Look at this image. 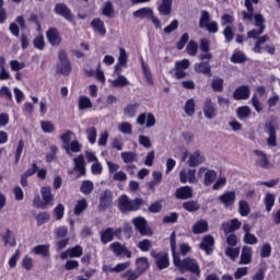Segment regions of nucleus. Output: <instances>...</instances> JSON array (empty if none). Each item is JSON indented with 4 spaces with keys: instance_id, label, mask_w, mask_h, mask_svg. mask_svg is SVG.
I'll return each instance as SVG.
<instances>
[{
    "instance_id": "nucleus-1",
    "label": "nucleus",
    "mask_w": 280,
    "mask_h": 280,
    "mask_svg": "<svg viewBox=\"0 0 280 280\" xmlns=\"http://www.w3.org/2000/svg\"><path fill=\"white\" fill-rule=\"evenodd\" d=\"M171 242V250L173 255V261L182 272H191L195 275L197 278H200L201 270H200V265L198 264V260L194 258H185L180 260V256L178 253H176V232H173L170 237Z\"/></svg>"
},
{
    "instance_id": "nucleus-2",
    "label": "nucleus",
    "mask_w": 280,
    "mask_h": 280,
    "mask_svg": "<svg viewBox=\"0 0 280 280\" xmlns=\"http://www.w3.org/2000/svg\"><path fill=\"white\" fill-rule=\"evenodd\" d=\"M143 205V199L136 198L133 200H130L128 196L122 195L118 199V209L121 211V213H126L128 211H138V209Z\"/></svg>"
},
{
    "instance_id": "nucleus-3",
    "label": "nucleus",
    "mask_w": 280,
    "mask_h": 280,
    "mask_svg": "<svg viewBox=\"0 0 280 280\" xmlns=\"http://www.w3.org/2000/svg\"><path fill=\"white\" fill-rule=\"evenodd\" d=\"M59 65L57 67V73H61V75H69L72 71L71 60H69V56H67L66 50L59 51Z\"/></svg>"
},
{
    "instance_id": "nucleus-4",
    "label": "nucleus",
    "mask_w": 280,
    "mask_h": 280,
    "mask_svg": "<svg viewBox=\"0 0 280 280\" xmlns=\"http://www.w3.org/2000/svg\"><path fill=\"white\" fill-rule=\"evenodd\" d=\"M253 19L255 20V27H258L257 30H252L247 33V38H257V36H260L266 30V19H264V15L261 13H256L253 15Z\"/></svg>"
},
{
    "instance_id": "nucleus-5",
    "label": "nucleus",
    "mask_w": 280,
    "mask_h": 280,
    "mask_svg": "<svg viewBox=\"0 0 280 280\" xmlns=\"http://www.w3.org/2000/svg\"><path fill=\"white\" fill-rule=\"evenodd\" d=\"M207 161V158L205 156V153L200 150H196L192 153L188 155L187 165L189 167H198L202 165Z\"/></svg>"
},
{
    "instance_id": "nucleus-6",
    "label": "nucleus",
    "mask_w": 280,
    "mask_h": 280,
    "mask_svg": "<svg viewBox=\"0 0 280 280\" xmlns=\"http://www.w3.org/2000/svg\"><path fill=\"white\" fill-rule=\"evenodd\" d=\"M113 207V191L104 190L100 195L98 211H106Z\"/></svg>"
},
{
    "instance_id": "nucleus-7",
    "label": "nucleus",
    "mask_w": 280,
    "mask_h": 280,
    "mask_svg": "<svg viewBox=\"0 0 280 280\" xmlns=\"http://www.w3.org/2000/svg\"><path fill=\"white\" fill-rule=\"evenodd\" d=\"M190 62L188 59H184L182 61H176L175 62V68H174V73L176 80H183L187 78V68L189 67Z\"/></svg>"
},
{
    "instance_id": "nucleus-8",
    "label": "nucleus",
    "mask_w": 280,
    "mask_h": 280,
    "mask_svg": "<svg viewBox=\"0 0 280 280\" xmlns=\"http://www.w3.org/2000/svg\"><path fill=\"white\" fill-rule=\"evenodd\" d=\"M179 180L180 183H190L191 185H196L198 183V177H196V168L182 170L179 172Z\"/></svg>"
},
{
    "instance_id": "nucleus-9",
    "label": "nucleus",
    "mask_w": 280,
    "mask_h": 280,
    "mask_svg": "<svg viewBox=\"0 0 280 280\" xmlns=\"http://www.w3.org/2000/svg\"><path fill=\"white\" fill-rule=\"evenodd\" d=\"M132 224L137 231H139L140 235H152V231L148 229V221H145V218H135L132 219Z\"/></svg>"
},
{
    "instance_id": "nucleus-10",
    "label": "nucleus",
    "mask_w": 280,
    "mask_h": 280,
    "mask_svg": "<svg viewBox=\"0 0 280 280\" xmlns=\"http://www.w3.org/2000/svg\"><path fill=\"white\" fill-rule=\"evenodd\" d=\"M137 124L139 126H147V128H153V126H156V118H154L153 114L142 113L138 116Z\"/></svg>"
},
{
    "instance_id": "nucleus-11",
    "label": "nucleus",
    "mask_w": 280,
    "mask_h": 280,
    "mask_svg": "<svg viewBox=\"0 0 280 280\" xmlns=\"http://www.w3.org/2000/svg\"><path fill=\"white\" fill-rule=\"evenodd\" d=\"M109 250H113V253H114V255H116V257H119L121 255H125L126 257H128V259H130V257H132V253L130 250H128V248H126V246L121 245V243H119V242L112 243L109 245Z\"/></svg>"
},
{
    "instance_id": "nucleus-12",
    "label": "nucleus",
    "mask_w": 280,
    "mask_h": 280,
    "mask_svg": "<svg viewBox=\"0 0 280 280\" xmlns=\"http://www.w3.org/2000/svg\"><path fill=\"white\" fill-rule=\"evenodd\" d=\"M205 174V185L206 187H210V185H213V182L215 178H218V173L213 170L207 171L206 167H200L198 171V176H202Z\"/></svg>"
},
{
    "instance_id": "nucleus-13",
    "label": "nucleus",
    "mask_w": 280,
    "mask_h": 280,
    "mask_svg": "<svg viewBox=\"0 0 280 280\" xmlns=\"http://www.w3.org/2000/svg\"><path fill=\"white\" fill-rule=\"evenodd\" d=\"M55 14L63 16L67 21H73V13H71V9H69L65 3H57L55 5Z\"/></svg>"
},
{
    "instance_id": "nucleus-14",
    "label": "nucleus",
    "mask_w": 280,
    "mask_h": 280,
    "mask_svg": "<svg viewBox=\"0 0 280 280\" xmlns=\"http://www.w3.org/2000/svg\"><path fill=\"white\" fill-rule=\"evenodd\" d=\"M175 198L177 200H189V198H194V189L189 186H183L175 190Z\"/></svg>"
},
{
    "instance_id": "nucleus-15",
    "label": "nucleus",
    "mask_w": 280,
    "mask_h": 280,
    "mask_svg": "<svg viewBox=\"0 0 280 280\" xmlns=\"http://www.w3.org/2000/svg\"><path fill=\"white\" fill-rule=\"evenodd\" d=\"M115 73L118 75V78L110 81L112 86L114 89H117V88L124 89V86H128L130 84L128 79L126 77L121 75V69H119V66H116Z\"/></svg>"
},
{
    "instance_id": "nucleus-16",
    "label": "nucleus",
    "mask_w": 280,
    "mask_h": 280,
    "mask_svg": "<svg viewBox=\"0 0 280 280\" xmlns=\"http://www.w3.org/2000/svg\"><path fill=\"white\" fill-rule=\"evenodd\" d=\"M203 115L206 119H214L218 115V110L215 109V106L213 105V102L211 98H207L203 105Z\"/></svg>"
},
{
    "instance_id": "nucleus-17",
    "label": "nucleus",
    "mask_w": 280,
    "mask_h": 280,
    "mask_svg": "<svg viewBox=\"0 0 280 280\" xmlns=\"http://www.w3.org/2000/svg\"><path fill=\"white\" fill-rule=\"evenodd\" d=\"M253 3H259V0H245V8L247 11H242L243 21H253V16L255 15Z\"/></svg>"
},
{
    "instance_id": "nucleus-18",
    "label": "nucleus",
    "mask_w": 280,
    "mask_h": 280,
    "mask_svg": "<svg viewBox=\"0 0 280 280\" xmlns=\"http://www.w3.org/2000/svg\"><path fill=\"white\" fill-rule=\"evenodd\" d=\"M234 100H248L250 97V86L241 85L233 93Z\"/></svg>"
},
{
    "instance_id": "nucleus-19",
    "label": "nucleus",
    "mask_w": 280,
    "mask_h": 280,
    "mask_svg": "<svg viewBox=\"0 0 280 280\" xmlns=\"http://www.w3.org/2000/svg\"><path fill=\"white\" fill-rule=\"evenodd\" d=\"M215 244V241L213 240V236L211 235H206L202 238V242L200 243V248L201 250H205L207 255H211L213 253V245Z\"/></svg>"
},
{
    "instance_id": "nucleus-20",
    "label": "nucleus",
    "mask_w": 280,
    "mask_h": 280,
    "mask_svg": "<svg viewBox=\"0 0 280 280\" xmlns=\"http://www.w3.org/2000/svg\"><path fill=\"white\" fill-rule=\"evenodd\" d=\"M266 130L269 135L267 139L268 145H270V148H277V129L275 128V125L271 122L267 124Z\"/></svg>"
},
{
    "instance_id": "nucleus-21",
    "label": "nucleus",
    "mask_w": 280,
    "mask_h": 280,
    "mask_svg": "<svg viewBox=\"0 0 280 280\" xmlns=\"http://www.w3.org/2000/svg\"><path fill=\"white\" fill-rule=\"evenodd\" d=\"M252 261H253V248L245 245L242 248L240 264L246 266Z\"/></svg>"
},
{
    "instance_id": "nucleus-22",
    "label": "nucleus",
    "mask_w": 280,
    "mask_h": 280,
    "mask_svg": "<svg viewBox=\"0 0 280 280\" xmlns=\"http://www.w3.org/2000/svg\"><path fill=\"white\" fill-rule=\"evenodd\" d=\"M47 38L48 42L50 43V45H52L54 47L60 45V43H62V37H60V33H58V30L56 28H50L47 32Z\"/></svg>"
},
{
    "instance_id": "nucleus-23",
    "label": "nucleus",
    "mask_w": 280,
    "mask_h": 280,
    "mask_svg": "<svg viewBox=\"0 0 280 280\" xmlns=\"http://www.w3.org/2000/svg\"><path fill=\"white\" fill-rule=\"evenodd\" d=\"M235 191H229L219 197L220 202L224 205V207H233L235 205Z\"/></svg>"
},
{
    "instance_id": "nucleus-24",
    "label": "nucleus",
    "mask_w": 280,
    "mask_h": 280,
    "mask_svg": "<svg viewBox=\"0 0 280 280\" xmlns=\"http://www.w3.org/2000/svg\"><path fill=\"white\" fill-rule=\"evenodd\" d=\"M63 150L67 154H75L78 152H82V144L78 140H72L69 144L63 145Z\"/></svg>"
},
{
    "instance_id": "nucleus-25",
    "label": "nucleus",
    "mask_w": 280,
    "mask_h": 280,
    "mask_svg": "<svg viewBox=\"0 0 280 280\" xmlns=\"http://www.w3.org/2000/svg\"><path fill=\"white\" fill-rule=\"evenodd\" d=\"M209 231V223L205 220L197 221L192 226V233L200 235V233H207Z\"/></svg>"
},
{
    "instance_id": "nucleus-26",
    "label": "nucleus",
    "mask_w": 280,
    "mask_h": 280,
    "mask_svg": "<svg viewBox=\"0 0 280 280\" xmlns=\"http://www.w3.org/2000/svg\"><path fill=\"white\" fill-rule=\"evenodd\" d=\"M196 73H202L203 75H211V65L209 61H202L195 65Z\"/></svg>"
},
{
    "instance_id": "nucleus-27",
    "label": "nucleus",
    "mask_w": 280,
    "mask_h": 280,
    "mask_svg": "<svg viewBox=\"0 0 280 280\" xmlns=\"http://www.w3.org/2000/svg\"><path fill=\"white\" fill-rule=\"evenodd\" d=\"M102 244H108V242H113L115 237V230L113 228H107L100 233Z\"/></svg>"
},
{
    "instance_id": "nucleus-28",
    "label": "nucleus",
    "mask_w": 280,
    "mask_h": 280,
    "mask_svg": "<svg viewBox=\"0 0 280 280\" xmlns=\"http://www.w3.org/2000/svg\"><path fill=\"white\" fill-rule=\"evenodd\" d=\"M74 170L75 172L80 173V176H84L86 174V167L84 164V155H79L78 158H74Z\"/></svg>"
},
{
    "instance_id": "nucleus-29",
    "label": "nucleus",
    "mask_w": 280,
    "mask_h": 280,
    "mask_svg": "<svg viewBox=\"0 0 280 280\" xmlns=\"http://www.w3.org/2000/svg\"><path fill=\"white\" fill-rule=\"evenodd\" d=\"M141 68L143 71V75L151 86H154V79H152V71L150 70V66L141 58Z\"/></svg>"
},
{
    "instance_id": "nucleus-30",
    "label": "nucleus",
    "mask_w": 280,
    "mask_h": 280,
    "mask_svg": "<svg viewBox=\"0 0 280 280\" xmlns=\"http://www.w3.org/2000/svg\"><path fill=\"white\" fill-rule=\"evenodd\" d=\"M102 14H103V16H106L107 19H114L115 7L113 5V2L110 0L103 4Z\"/></svg>"
},
{
    "instance_id": "nucleus-31",
    "label": "nucleus",
    "mask_w": 280,
    "mask_h": 280,
    "mask_svg": "<svg viewBox=\"0 0 280 280\" xmlns=\"http://www.w3.org/2000/svg\"><path fill=\"white\" fill-rule=\"evenodd\" d=\"M91 25L94 30V32H98L101 36L106 35V27H104V21H102L100 18H95L92 22Z\"/></svg>"
},
{
    "instance_id": "nucleus-32",
    "label": "nucleus",
    "mask_w": 280,
    "mask_h": 280,
    "mask_svg": "<svg viewBox=\"0 0 280 280\" xmlns=\"http://www.w3.org/2000/svg\"><path fill=\"white\" fill-rule=\"evenodd\" d=\"M184 110L187 117H194V115H196V101H194V98L186 101Z\"/></svg>"
},
{
    "instance_id": "nucleus-33",
    "label": "nucleus",
    "mask_w": 280,
    "mask_h": 280,
    "mask_svg": "<svg viewBox=\"0 0 280 280\" xmlns=\"http://www.w3.org/2000/svg\"><path fill=\"white\" fill-rule=\"evenodd\" d=\"M137 108H139V103H129L124 108L125 117H129V119H132V117H135V115H137Z\"/></svg>"
},
{
    "instance_id": "nucleus-34",
    "label": "nucleus",
    "mask_w": 280,
    "mask_h": 280,
    "mask_svg": "<svg viewBox=\"0 0 280 280\" xmlns=\"http://www.w3.org/2000/svg\"><path fill=\"white\" fill-rule=\"evenodd\" d=\"M155 264L159 270H165V268H170V258L167 254H162L156 260Z\"/></svg>"
},
{
    "instance_id": "nucleus-35",
    "label": "nucleus",
    "mask_w": 280,
    "mask_h": 280,
    "mask_svg": "<svg viewBox=\"0 0 280 280\" xmlns=\"http://www.w3.org/2000/svg\"><path fill=\"white\" fill-rule=\"evenodd\" d=\"M159 12L163 14V16L172 14V0H163L162 4L159 7Z\"/></svg>"
},
{
    "instance_id": "nucleus-36",
    "label": "nucleus",
    "mask_w": 280,
    "mask_h": 280,
    "mask_svg": "<svg viewBox=\"0 0 280 280\" xmlns=\"http://www.w3.org/2000/svg\"><path fill=\"white\" fill-rule=\"evenodd\" d=\"M153 12L150 8H142L133 12V16L136 19H150L152 16Z\"/></svg>"
},
{
    "instance_id": "nucleus-37",
    "label": "nucleus",
    "mask_w": 280,
    "mask_h": 280,
    "mask_svg": "<svg viewBox=\"0 0 280 280\" xmlns=\"http://www.w3.org/2000/svg\"><path fill=\"white\" fill-rule=\"evenodd\" d=\"M238 213L243 218H246V215L250 214V206L246 200H240L238 201Z\"/></svg>"
},
{
    "instance_id": "nucleus-38",
    "label": "nucleus",
    "mask_w": 280,
    "mask_h": 280,
    "mask_svg": "<svg viewBox=\"0 0 280 280\" xmlns=\"http://www.w3.org/2000/svg\"><path fill=\"white\" fill-rule=\"evenodd\" d=\"M211 89H212V91H215L217 93H222V91H224V80L222 78L215 77L212 80Z\"/></svg>"
},
{
    "instance_id": "nucleus-39",
    "label": "nucleus",
    "mask_w": 280,
    "mask_h": 280,
    "mask_svg": "<svg viewBox=\"0 0 280 280\" xmlns=\"http://www.w3.org/2000/svg\"><path fill=\"white\" fill-rule=\"evenodd\" d=\"M183 209H185V211H188L189 213L194 211H199L200 203H198V201L196 200L186 201L183 203Z\"/></svg>"
},
{
    "instance_id": "nucleus-40",
    "label": "nucleus",
    "mask_w": 280,
    "mask_h": 280,
    "mask_svg": "<svg viewBox=\"0 0 280 280\" xmlns=\"http://www.w3.org/2000/svg\"><path fill=\"white\" fill-rule=\"evenodd\" d=\"M32 252L35 255H42V257H49V245H37Z\"/></svg>"
},
{
    "instance_id": "nucleus-41",
    "label": "nucleus",
    "mask_w": 280,
    "mask_h": 280,
    "mask_svg": "<svg viewBox=\"0 0 280 280\" xmlns=\"http://www.w3.org/2000/svg\"><path fill=\"white\" fill-rule=\"evenodd\" d=\"M86 108H93V103L89 96H80L79 97V109L86 110Z\"/></svg>"
},
{
    "instance_id": "nucleus-42",
    "label": "nucleus",
    "mask_w": 280,
    "mask_h": 280,
    "mask_svg": "<svg viewBox=\"0 0 280 280\" xmlns=\"http://www.w3.org/2000/svg\"><path fill=\"white\" fill-rule=\"evenodd\" d=\"M121 279H127V280H138L139 277H141V272L138 270H132L129 269L126 272L120 275Z\"/></svg>"
},
{
    "instance_id": "nucleus-43",
    "label": "nucleus",
    "mask_w": 280,
    "mask_h": 280,
    "mask_svg": "<svg viewBox=\"0 0 280 280\" xmlns=\"http://www.w3.org/2000/svg\"><path fill=\"white\" fill-rule=\"evenodd\" d=\"M117 129L121 135H132V124L124 121L117 125Z\"/></svg>"
},
{
    "instance_id": "nucleus-44",
    "label": "nucleus",
    "mask_w": 280,
    "mask_h": 280,
    "mask_svg": "<svg viewBox=\"0 0 280 280\" xmlns=\"http://www.w3.org/2000/svg\"><path fill=\"white\" fill-rule=\"evenodd\" d=\"M86 207H89V202H86V199H81L77 201V205L74 207V215H80L83 211H86Z\"/></svg>"
},
{
    "instance_id": "nucleus-45",
    "label": "nucleus",
    "mask_w": 280,
    "mask_h": 280,
    "mask_svg": "<svg viewBox=\"0 0 280 280\" xmlns=\"http://www.w3.org/2000/svg\"><path fill=\"white\" fill-rule=\"evenodd\" d=\"M128 65V52L124 48H119L118 65L116 67H126Z\"/></svg>"
},
{
    "instance_id": "nucleus-46",
    "label": "nucleus",
    "mask_w": 280,
    "mask_h": 280,
    "mask_svg": "<svg viewBox=\"0 0 280 280\" xmlns=\"http://www.w3.org/2000/svg\"><path fill=\"white\" fill-rule=\"evenodd\" d=\"M124 163H137V153L136 152H122L120 154Z\"/></svg>"
},
{
    "instance_id": "nucleus-47",
    "label": "nucleus",
    "mask_w": 280,
    "mask_h": 280,
    "mask_svg": "<svg viewBox=\"0 0 280 280\" xmlns=\"http://www.w3.org/2000/svg\"><path fill=\"white\" fill-rule=\"evenodd\" d=\"M232 62L240 65L242 62H246V55L242 52V50H236L232 57H231Z\"/></svg>"
},
{
    "instance_id": "nucleus-48",
    "label": "nucleus",
    "mask_w": 280,
    "mask_h": 280,
    "mask_svg": "<svg viewBox=\"0 0 280 280\" xmlns=\"http://www.w3.org/2000/svg\"><path fill=\"white\" fill-rule=\"evenodd\" d=\"M137 266L141 275V272H145L150 268V261H148V258L141 257L137 259Z\"/></svg>"
},
{
    "instance_id": "nucleus-49",
    "label": "nucleus",
    "mask_w": 280,
    "mask_h": 280,
    "mask_svg": "<svg viewBox=\"0 0 280 280\" xmlns=\"http://www.w3.org/2000/svg\"><path fill=\"white\" fill-rule=\"evenodd\" d=\"M236 115L238 119H246L250 117V107L248 106L238 107L236 110Z\"/></svg>"
},
{
    "instance_id": "nucleus-50",
    "label": "nucleus",
    "mask_w": 280,
    "mask_h": 280,
    "mask_svg": "<svg viewBox=\"0 0 280 280\" xmlns=\"http://www.w3.org/2000/svg\"><path fill=\"white\" fill-rule=\"evenodd\" d=\"M256 165L262 170H270V160H268L267 155H262V158L256 160Z\"/></svg>"
},
{
    "instance_id": "nucleus-51",
    "label": "nucleus",
    "mask_w": 280,
    "mask_h": 280,
    "mask_svg": "<svg viewBox=\"0 0 280 280\" xmlns=\"http://www.w3.org/2000/svg\"><path fill=\"white\" fill-rule=\"evenodd\" d=\"M40 194H42L43 200L46 202V205H48V202H51V200H54V196L51 195L50 187L42 188Z\"/></svg>"
},
{
    "instance_id": "nucleus-52",
    "label": "nucleus",
    "mask_w": 280,
    "mask_h": 280,
    "mask_svg": "<svg viewBox=\"0 0 280 280\" xmlns=\"http://www.w3.org/2000/svg\"><path fill=\"white\" fill-rule=\"evenodd\" d=\"M93 182L91 180H84L81 185V192L85 196H89L93 191Z\"/></svg>"
},
{
    "instance_id": "nucleus-53",
    "label": "nucleus",
    "mask_w": 280,
    "mask_h": 280,
    "mask_svg": "<svg viewBox=\"0 0 280 280\" xmlns=\"http://www.w3.org/2000/svg\"><path fill=\"white\" fill-rule=\"evenodd\" d=\"M86 136H88L89 142L93 145V143H95V141L97 140V129H95V127L88 128Z\"/></svg>"
},
{
    "instance_id": "nucleus-54",
    "label": "nucleus",
    "mask_w": 280,
    "mask_h": 280,
    "mask_svg": "<svg viewBox=\"0 0 280 280\" xmlns=\"http://www.w3.org/2000/svg\"><path fill=\"white\" fill-rule=\"evenodd\" d=\"M211 21V15L207 12V11H201V16L199 20V27H205L207 25H209Z\"/></svg>"
},
{
    "instance_id": "nucleus-55",
    "label": "nucleus",
    "mask_w": 280,
    "mask_h": 280,
    "mask_svg": "<svg viewBox=\"0 0 280 280\" xmlns=\"http://www.w3.org/2000/svg\"><path fill=\"white\" fill-rule=\"evenodd\" d=\"M223 36L225 38V43H231V40L235 38V33L233 32V27L225 26V28L223 30Z\"/></svg>"
},
{
    "instance_id": "nucleus-56",
    "label": "nucleus",
    "mask_w": 280,
    "mask_h": 280,
    "mask_svg": "<svg viewBox=\"0 0 280 280\" xmlns=\"http://www.w3.org/2000/svg\"><path fill=\"white\" fill-rule=\"evenodd\" d=\"M139 143H140V145H142L147 150H150V148H152V140H150V137H148V136L140 135L139 136Z\"/></svg>"
},
{
    "instance_id": "nucleus-57",
    "label": "nucleus",
    "mask_w": 280,
    "mask_h": 280,
    "mask_svg": "<svg viewBox=\"0 0 280 280\" xmlns=\"http://www.w3.org/2000/svg\"><path fill=\"white\" fill-rule=\"evenodd\" d=\"M186 51L189 56H196V54H198V44L190 40L186 47Z\"/></svg>"
},
{
    "instance_id": "nucleus-58",
    "label": "nucleus",
    "mask_w": 280,
    "mask_h": 280,
    "mask_svg": "<svg viewBox=\"0 0 280 280\" xmlns=\"http://www.w3.org/2000/svg\"><path fill=\"white\" fill-rule=\"evenodd\" d=\"M130 266V261L127 262H120L116 265L115 267H112L110 272H124L125 270H128V267Z\"/></svg>"
},
{
    "instance_id": "nucleus-59",
    "label": "nucleus",
    "mask_w": 280,
    "mask_h": 280,
    "mask_svg": "<svg viewBox=\"0 0 280 280\" xmlns=\"http://www.w3.org/2000/svg\"><path fill=\"white\" fill-rule=\"evenodd\" d=\"M265 205L267 211H272V207H275V195L267 194L265 198Z\"/></svg>"
},
{
    "instance_id": "nucleus-60",
    "label": "nucleus",
    "mask_w": 280,
    "mask_h": 280,
    "mask_svg": "<svg viewBox=\"0 0 280 280\" xmlns=\"http://www.w3.org/2000/svg\"><path fill=\"white\" fill-rule=\"evenodd\" d=\"M72 135H73V131L67 130L63 135L60 136V139L62 141V148H65V145H69L71 143Z\"/></svg>"
},
{
    "instance_id": "nucleus-61",
    "label": "nucleus",
    "mask_w": 280,
    "mask_h": 280,
    "mask_svg": "<svg viewBox=\"0 0 280 280\" xmlns=\"http://www.w3.org/2000/svg\"><path fill=\"white\" fill-rule=\"evenodd\" d=\"M252 105L254 106L256 113H261V110H264V105H261V102H259L257 94L253 95Z\"/></svg>"
},
{
    "instance_id": "nucleus-62",
    "label": "nucleus",
    "mask_w": 280,
    "mask_h": 280,
    "mask_svg": "<svg viewBox=\"0 0 280 280\" xmlns=\"http://www.w3.org/2000/svg\"><path fill=\"white\" fill-rule=\"evenodd\" d=\"M37 224L38 226H43L46 222H49V213L47 212H40L37 217Z\"/></svg>"
},
{
    "instance_id": "nucleus-63",
    "label": "nucleus",
    "mask_w": 280,
    "mask_h": 280,
    "mask_svg": "<svg viewBox=\"0 0 280 280\" xmlns=\"http://www.w3.org/2000/svg\"><path fill=\"white\" fill-rule=\"evenodd\" d=\"M40 126L43 132H54L56 130V126L50 121H42Z\"/></svg>"
},
{
    "instance_id": "nucleus-64",
    "label": "nucleus",
    "mask_w": 280,
    "mask_h": 280,
    "mask_svg": "<svg viewBox=\"0 0 280 280\" xmlns=\"http://www.w3.org/2000/svg\"><path fill=\"white\" fill-rule=\"evenodd\" d=\"M68 253H70V257H82V247L77 245L72 248H69Z\"/></svg>"
}]
</instances>
